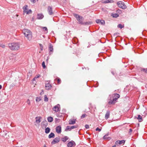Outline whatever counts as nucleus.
I'll return each mask as SVG.
<instances>
[{"label": "nucleus", "instance_id": "obj_1", "mask_svg": "<svg viewBox=\"0 0 147 147\" xmlns=\"http://www.w3.org/2000/svg\"><path fill=\"white\" fill-rule=\"evenodd\" d=\"M120 97V95L117 94H114L112 95L110 99H109L108 103L109 105H114L116 102V100Z\"/></svg>", "mask_w": 147, "mask_h": 147}, {"label": "nucleus", "instance_id": "obj_2", "mask_svg": "<svg viewBox=\"0 0 147 147\" xmlns=\"http://www.w3.org/2000/svg\"><path fill=\"white\" fill-rule=\"evenodd\" d=\"M23 32L25 36L29 41L32 40V34L30 30L27 29H24L23 30Z\"/></svg>", "mask_w": 147, "mask_h": 147}, {"label": "nucleus", "instance_id": "obj_3", "mask_svg": "<svg viewBox=\"0 0 147 147\" xmlns=\"http://www.w3.org/2000/svg\"><path fill=\"white\" fill-rule=\"evenodd\" d=\"M9 48L11 50H17L20 48L19 44L18 43H9L8 44Z\"/></svg>", "mask_w": 147, "mask_h": 147}, {"label": "nucleus", "instance_id": "obj_4", "mask_svg": "<svg viewBox=\"0 0 147 147\" xmlns=\"http://www.w3.org/2000/svg\"><path fill=\"white\" fill-rule=\"evenodd\" d=\"M73 16L76 18L77 20L78 21L79 24H83V18L82 17L79 16L78 14L76 13H74Z\"/></svg>", "mask_w": 147, "mask_h": 147}, {"label": "nucleus", "instance_id": "obj_5", "mask_svg": "<svg viewBox=\"0 0 147 147\" xmlns=\"http://www.w3.org/2000/svg\"><path fill=\"white\" fill-rule=\"evenodd\" d=\"M117 5L119 7L122 9H125L126 8L124 3L121 1H119L117 3Z\"/></svg>", "mask_w": 147, "mask_h": 147}, {"label": "nucleus", "instance_id": "obj_6", "mask_svg": "<svg viewBox=\"0 0 147 147\" xmlns=\"http://www.w3.org/2000/svg\"><path fill=\"white\" fill-rule=\"evenodd\" d=\"M53 111L55 112H58L60 111V105L58 104L54 106L53 109Z\"/></svg>", "mask_w": 147, "mask_h": 147}, {"label": "nucleus", "instance_id": "obj_7", "mask_svg": "<svg viewBox=\"0 0 147 147\" xmlns=\"http://www.w3.org/2000/svg\"><path fill=\"white\" fill-rule=\"evenodd\" d=\"M78 127L77 125H74L71 126H67L66 128L65 131H70L72 129L76 128Z\"/></svg>", "mask_w": 147, "mask_h": 147}, {"label": "nucleus", "instance_id": "obj_8", "mask_svg": "<svg viewBox=\"0 0 147 147\" xmlns=\"http://www.w3.org/2000/svg\"><path fill=\"white\" fill-rule=\"evenodd\" d=\"M52 8L51 7L49 6L47 8V11L48 12L49 14L50 15H52L53 13V12Z\"/></svg>", "mask_w": 147, "mask_h": 147}, {"label": "nucleus", "instance_id": "obj_9", "mask_svg": "<svg viewBox=\"0 0 147 147\" xmlns=\"http://www.w3.org/2000/svg\"><path fill=\"white\" fill-rule=\"evenodd\" d=\"M51 87V84L48 81L46 82L45 88L46 89L49 90L50 89Z\"/></svg>", "mask_w": 147, "mask_h": 147}, {"label": "nucleus", "instance_id": "obj_10", "mask_svg": "<svg viewBox=\"0 0 147 147\" xmlns=\"http://www.w3.org/2000/svg\"><path fill=\"white\" fill-rule=\"evenodd\" d=\"M75 145L74 142L71 141L68 143L67 146L68 147H74Z\"/></svg>", "mask_w": 147, "mask_h": 147}, {"label": "nucleus", "instance_id": "obj_11", "mask_svg": "<svg viewBox=\"0 0 147 147\" xmlns=\"http://www.w3.org/2000/svg\"><path fill=\"white\" fill-rule=\"evenodd\" d=\"M56 131L58 134H60L61 131V127L60 125L57 126L56 128Z\"/></svg>", "mask_w": 147, "mask_h": 147}, {"label": "nucleus", "instance_id": "obj_12", "mask_svg": "<svg viewBox=\"0 0 147 147\" xmlns=\"http://www.w3.org/2000/svg\"><path fill=\"white\" fill-rule=\"evenodd\" d=\"M125 141L124 140H118L116 142L115 144L117 145L119 144V145H123L125 143Z\"/></svg>", "mask_w": 147, "mask_h": 147}, {"label": "nucleus", "instance_id": "obj_13", "mask_svg": "<svg viewBox=\"0 0 147 147\" xmlns=\"http://www.w3.org/2000/svg\"><path fill=\"white\" fill-rule=\"evenodd\" d=\"M60 141V138L59 137H57L55 138L51 142L52 144H54L57 143Z\"/></svg>", "mask_w": 147, "mask_h": 147}, {"label": "nucleus", "instance_id": "obj_14", "mask_svg": "<svg viewBox=\"0 0 147 147\" xmlns=\"http://www.w3.org/2000/svg\"><path fill=\"white\" fill-rule=\"evenodd\" d=\"M96 22L99 24L104 25L105 24V21L103 20L97 19L96 20Z\"/></svg>", "mask_w": 147, "mask_h": 147}, {"label": "nucleus", "instance_id": "obj_15", "mask_svg": "<svg viewBox=\"0 0 147 147\" xmlns=\"http://www.w3.org/2000/svg\"><path fill=\"white\" fill-rule=\"evenodd\" d=\"M53 46L51 44H50L49 47V53L50 54L52 53L53 51Z\"/></svg>", "mask_w": 147, "mask_h": 147}, {"label": "nucleus", "instance_id": "obj_16", "mask_svg": "<svg viewBox=\"0 0 147 147\" xmlns=\"http://www.w3.org/2000/svg\"><path fill=\"white\" fill-rule=\"evenodd\" d=\"M41 125L42 127H46L48 125V123L46 121H44L42 122Z\"/></svg>", "mask_w": 147, "mask_h": 147}, {"label": "nucleus", "instance_id": "obj_17", "mask_svg": "<svg viewBox=\"0 0 147 147\" xmlns=\"http://www.w3.org/2000/svg\"><path fill=\"white\" fill-rule=\"evenodd\" d=\"M42 117H35L36 122L37 124H39L41 122V119Z\"/></svg>", "mask_w": 147, "mask_h": 147}, {"label": "nucleus", "instance_id": "obj_18", "mask_svg": "<svg viewBox=\"0 0 147 147\" xmlns=\"http://www.w3.org/2000/svg\"><path fill=\"white\" fill-rule=\"evenodd\" d=\"M76 119H70L69 121V124L70 125H73L76 123Z\"/></svg>", "mask_w": 147, "mask_h": 147}, {"label": "nucleus", "instance_id": "obj_19", "mask_svg": "<svg viewBox=\"0 0 147 147\" xmlns=\"http://www.w3.org/2000/svg\"><path fill=\"white\" fill-rule=\"evenodd\" d=\"M23 13H26V11H27V10H28V6L26 5L24 6L23 7Z\"/></svg>", "mask_w": 147, "mask_h": 147}, {"label": "nucleus", "instance_id": "obj_20", "mask_svg": "<svg viewBox=\"0 0 147 147\" xmlns=\"http://www.w3.org/2000/svg\"><path fill=\"white\" fill-rule=\"evenodd\" d=\"M44 17L43 15L42 14H38L37 18L38 19H42Z\"/></svg>", "mask_w": 147, "mask_h": 147}, {"label": "nucleus", "instance_id": "obj_21", "mask_svg": "<svg viewBox=\"0 0 147 147\" xmlns=\"http://www.w3.org/2000/svg\"><path fill=\"white\" fill-rule=\"evenodd\" d=\"M110 112L109 111H107L106 113L105 118L106 119H107L110 116Z\"/></svg>", "mask_w": 147, "mask_h": 147}, {"label": "nucleus", "instance_id": "obj_22", "mask_svg": "<svg viewBox=\"0 0 147 147\" xmlns=\"http://www.w3.org/2000/svg\"><path fill=\"white\" fill-rule=\"evenodd\" d=\"M134 118H136V117H135ZM136 118L138 120L139 122H141L142 121V117L140 115H138V117H136Z\"/></svg>", "mask_w": 147, "mask_h": 147}, {"label": "nucleus", "instance_id": "obj_23", "mask_svg": "<svg viewBox=\"0 0 147 147\" xmlns=\"http://www.w3.org/2000/svg\"><path fill=\"white\" fill-rule=\"evenodd\" d=\"M53 118L51 116L47 118V120L49 122H51L53 121Z\"/></svg>", "mask_w": 147, "mask_h": 147}, {"label": "nucleus", "instance_id": "obj_24", "mask_svg": "<svg viewBox=\"0 0 147 147\" xmlns=\"http://www.w3.org/2000/svg\"><path fill=\"white\" fill-rule=\"evenodd\" d=\"M109 135V133H107L103 137V139L104 140L108 139L109 140L111 139L110 137H108V138H106V137L107 136Z\"/></svg>", "mask_w": 147, "mask_h": 147}, {"label": "nucleus", "instance_id": "obj_25", "mask_svg": "<svg viewBox=\"0 0 147 147\" xmlns=\"http://www.w3.org/2000/svg\"><path fill=\"white\" fill-rule=\"evenodd\" d=\"M113 2V1L109 0H104L103 1V3H112Z\"/></svg>", "mask_w": 147, "mask_h": 147}, {"label": "nucleus", "instance_id": "obj_26", "mask_svg": "<svg viewBox=\"0 0 147 147\" xmlns=\"http://www.w3.org/2000/svg\"><path fill=\"white\" fill-rule=\"evenodd\" d=\"M49 138H54L55 137V134L53 133H51L49 136Z\"/></svg>", "mask_w": 147, "mask_h": 147}, {"label": "nucleus", "instance_id": "obj_27", "mask_svg": "<svg viewBox=\"0 0 147 147\" xmlns=\"http://www.w3.org/2000/svg\"><path fill=\"white\" fill-rule=\"evenodd\" d=\"M68 138L67 136H65L61 139L64 142H65L68 139Z\"/></svg>", "mask_w": 147, "mask_h": 147}, {"label": "nucleus", "instance_id": "obj_28", "mask_svg": "<svg viewBox=\"0 0 147 147\" xmlns=\"http://www.w3.org/2000/svg\"><path fill=\"white\" fill-rule=\"evenodd\" d=\"M42 28L43 29V31L45 32V33H47L48 32V29L46 27H42Z\"/></svg>", "mask_w": 147, "mask_h": 147}, {"label": "nucleus", "instance_id": "obj_29", "mask_svg": "<svg viewBox=\"0 0 147 147\" xmlns=\"http://www.w3.org/2000/svg\"><path fill=\"white\" fill-rule=\"evenodd\" d=\"M92 22H83V24L82 25H89L91 24Z\"/></svg>", "mask_w": 147, "mask_h": 147}, {"label": "nucleus", "instance_id": "obj_30", "mask_svg": "<svg viewBox=\"0 0 147 147\" xmlns=\"http://www.w3.org/2000/svg\"><path fill=\"white\" fill-rule=\"evenodd\" d=\"M50 130V129L49 128L47 127L45 129V132L47 134H48Z\"/></svg>", "mask_w": 147, "mask_h": 147}, {"label": "nucleus", "instance_id": "obj_31", "mask_svg": "<svg viewBox=\"0 0 147 147\" xmlns=\"http://www.w3.org/2000/svg\"><path fill=\"white\" fill-rule=\"evenodd\" d=\"M55 81H57L58 84H60L61 82V80L59 78H56L55 79Z\"/></svg>", "mask_w": 147, "mask_h": 147}, {"label": "nucleus", "instance_id": "obj_32", "mask_svg": "<svg viewBox=\"0 0 147 147\" xmlns=\"http://www.w3.org/2000/svg\"><path fill=\"white\" fill-rule=\"evenodd\" d=\"M44 100L45 102H47L48 100V98H47V96L46 95L44 96Z\"/></svg>", "mask_w": 147, "mask_h": 147}, {"label": "nucleus", "instance_id": "obj_33", "mask_svg": "<svg viewBox=\"0 0 147 147\" xmlns=\"http://www.w3.org/2000/svg\"><path fill=\"white\" fill-rule=\"evenodd\" d=\"M32 11L31 9L28 10L26 11V13L27 14H28L30 13H32Z\"/></svg>", "mask_w": 147, "mask_h": 147}, {"label": "nucleus", "instance_id": "obj_34", "mask_svg": "<svg viewBox=\"0 0 147 147\" xmlns=\"http://www.w3.org/2000/svg\"><path fill=\"white\" fill-rule=\"evenodd\" d=\"M124 27V26L123 25H122L121 24H119L117 26V27L118 28H119L121 29L123 28Z\"/></svg>", "mask_w": 147, "mask_h": 147}, {"label": "nucleus", "instance_id": "obj_35", "mask_svg": "<svg viewBox=\"0 0 147 147\" xmlns=\"http://www.w3.org/2000/svg\"><path fill=\"white\" fill-rule=\"evenodd\" d=\"M40 75H37L33 79V81H35L36 80L37 78H39L40 77Z\"/></svg>", "mask_w": 147, "mask_h": 147}, {"label": "nucleus", "instance_id": "obj_36", "mask_svg": "<svg viewBox=\"0 0 147 147\" xmlns=\"http://www.w3.org/2000/svg\"><path fill=\"white\" fill-rule=\"evenodd\" d=\"M41 100V98L40 97H37L36 99V101L37 102H39Z\"/></svg>", "mask_w": 147, "mask_h": 147}, {"label": "nucleus", "instance_id": "obj_37", "mask_svg": "<svg viewBox=\"0 0 147 147\" xmlns=\"http://www.w3.org/2000/svg\"><path fill=\"white\" fill-rule=\"evenodd\" d=\"M112 16L113 17L117 18L119 16V15L117 14H113L112 15Z\"/></svg>", "mask_w": 147, "mask_h": 147}, {"label": "nucleus", "instance_id": "obj_38", "mask_svg": "<svg viewBox=\"0 0 147 147\" xmlns=\"http://www.w3.org/2000/svg\"><path fill=\"white\" fill-rule=\"evenodd\" d=\"M42 66L44 69H45L46 67L45 62H44V61H43L42 62Z\"/></svg>", "mask_w": 147, "mask_h": 147}, {"label": "nucleus", "instance_id": "obj_39", "mask_svg": "<svg viewBox=\"0 0 147 147\" xmlns=\"http://www.w3.org/2000/svg\"><path fill=\"white\" fill-rule=\"evenodd\" d=\"M87 115H86L85 114H83L81 116V119L83 118L84 117H85Z\"/></svg>", "mask_w": 147, "mask_h": 147}, {"label": "nucleus", "instance_id": "obj_40", "mask_svg": "<svg viewBox=\"0 0 147 147\" xmlns=\"http://www.w3.org/2000/svg\"><path fill=\"white\" fill-rule=\"evenodd\" d=\"M26 102L27 104H28L29 105H30V100L29 99H28L27 101H26Z\"/></svg>", "mask_w": 147, "mask_h": 147}, {"label": "nucleus", "instance_id": "obj_41", "mask_svg": "<svg viewBox=\"0 0 147 147\" xmlns=\"http://www.w3.org/2000/svg\"><path fill=\"white\" fill-rule=\"evenodd\" d=\"M102 128L101 129L99 128L98 127H97L96 129V131H101Z\"/></svg>", "mask_w": 147, "mask_h": 147}, {"label": "nucleus", "instance_id": "obj_42", "mask_svg": "<svg viewBox=\"0 0 147 147\" xmlns=\"http://www.w3.org/2000/svg\"><path fill=\"white\" fill-rule=\"evenodd\" d=\"M0 47H2L3 48H5V46L3 44L0 43Z\"/></svg>", "mask_w": 147, "mask_h": 147}, {"label": "nucleus", "instance_id": "obj_43", "mask_svg": "<svg viewBox=\"0 0 147 147\" xmlns=\"http://www.w3.org/2000/svg\"><path fill=\"white\" fill-rule=\"evenodd\" d=\"M59 119L57 118H56L55 119V121L56 123H59Z\"/></svg>", "mask_w": 147, "mask_h": 147}, {"label": "nucleus", "instance_id": "obj_44", "mask_svg": "<svg viewBox=\"0 0 147 147\" xmlns=\"http://www.w3.org/2000/svg\"><path fill=\"white\" fill-rule=\"evenodd\" d=\"M85 127L86 129H88L89 127V125L87 124L85 125Z\"/></svg>", "mask_w": 147, "mask_h": 147}, {"label": "nucleus", "instance_id": "obj_45", "mask_svg": "<svg viewBox=\"0 0 147 147\" xmlns=\"http://www.w3.org/2000/svg\"><path fill=\"white\" fill-rule=\"evenodd\" d=\"M39 45L41 50L42 51L43 49V46L41 44H40Z\"/></svg>", "mask_w": 147, "mask_h": 147}, {"label": "nucleus", "instance_id": "obj_46", "mask_svg": "<svg viewBox=\"0 0 147 147\" xmlns=\"http://www.w3.org/2000/svg\"><path fill=\"white\" fill-rule=\"evenodd\" d=\"M31 2L33 3H34L36 2V0H30Z\"/></svg>", "mask_w": 147, "mask_h": 147}, {"label": "nucleus", "instance_id": "obj_47", "mask_svg": "<svg viewBox=\"0 0 147 147\" xmlns=\"http://www.w3.org/2000/svg\"><path fill=\"white\" fill-rule=\"evenodd\" d=\"M143 71H144L146 73H147V68L146 69H143Z\"/></svg>", "mask_w": 147, "mask_h": 147}, {"label": "nucleus", "instance_id": "obj_48", "mask_svg": "<svg viewBox=\"0 0 147 147\" xmlns=\"http://www.w3.org/2000/svg\"><path fill=\"white\" fill-rule=\"evenodd\" d=\"M132 131V130L131 129H129V132H131Z\"/></svg>", "mask_w": 147, "mask_h": 147}, {"label": "nucleus", "instance_id": "obj_49", "mask_svg": "<svg viewBox=\"0 0 147 147\" xmlns=\"http://www.w3.org/2000/svg\"><path fill=\"white\" fill-rule=\"evenodd\" d=\"M2 88V86L0 85V89H1Z\"/></svg>", "mask_w": 147, "mask_h": 147}, {"label": "nucleus", "instance_id": "obj_50", "mask_svg": "<svg viewBox=\"0 0 147 147\" xmlns=\"http://www.w3.org/2000/svg\"><path fill=\"white\" fill-rule=\"evenodd\" d=\"M116 145L115 144V145H114V146H112V147H116Z\"/></svg>", "mask_w": 147, "mask_h": 147}, {"label": "nucleus", "instance_id": "obj_51", "mask_svg": "<svg viewBox=\"0 0 147 147\" xmlns=\"http://www.w3.org/2000/svg\"><path fill=\"white\" fill-rule=\"evenodd\" d=\"M43 147H47L46 145H44Z\"/></svg>", "mask_w": 147, "mask_h": 147}, {"label": "nucleus", "instance_id": "obj_52", "mask_svg": "<svg viewBox=\"0 0 147 147\" xmlns=\"http://www.w3.org/2000/svg\"><path fill=\"white\" fill-rule=\"evenodd\" d=\"M112 73L114 75V73H113V72H112Z\"/></svg>", "mask_w": 147, "mask_h": 147}, {"label": "nucleus", "instance_id": "obj_53", "mask_svg": "<svg viewBox=\"0 0 147 147\" xmlns=\"http://www.w3.org/2000/svg\"><path fill=\"white\" fill-rule=\"evenodd\" d=\"M108 137H107V136L106 137V138H108Z\"/></svg>", "mask_w": 147, "mask_h": 147}]
</instances>
